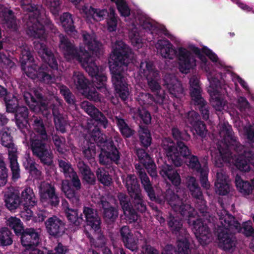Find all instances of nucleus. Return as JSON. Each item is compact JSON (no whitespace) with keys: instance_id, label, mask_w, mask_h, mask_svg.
I'll return each instance as SVG.
<instances>
[{"instance_id":"obj_56","label":"nucleus","mask_w":254,"mask_h":254,"mask_svg":"<svg viewBox=\"0 0 254 254\" xmlns=\"http://www.w3.org/2000/svg\"><path fill=\"white\" fill-rule=\"evenodd\" d=\"M89 13L92 15L94 20L96 21H100L103 20L108 14V11L106 9H97L90 7L89 9Z\"/></svg>"},{"instance_id":"obj_46","label":"nucleus","mask_w":254,"mask_h":254,"mask_svg":"<svg viewBox=\"0 0 254 254\" xmlns=\"http://www.w3.org/2000/svg\"><path fill=\"white\" fill-rule=\"evenodd\" d=\"M235 184L239 191L244 195H249L253 191V185L248 181H243L240 176L237 175Z\"/></svg>"},{"instance_id":"obj_32","label":"nucleus","mask_w":254,"mask_h":254,"mask_svg":"<svg viewBox=\"0 0 254 254\" xmlns=\"http://www.w3.org/2000/svg\"><path fill=\"white\" fill-rule=\"evenodd\" d=\"M15 112L16 124L23 133H26L25 127L27 125L28 123V109L24 106L18 107Z\"/></svg>"},{"instance_id":"obj_21","label":"nucleus","mask_w":254,"mask_h":254,"mask_svg":"<svg viewBox=\"0 0 254 254\" xmlns=\"http://www.w3.org/2000/svg\"><path fill=\"white\" fill-rule=\"evenodd\" d=\"M80 108L96 121L98 125L104 128L107 127L108 121L107 118L94 105L88 101H83L80 103Z\"/></svg>"},{"instance_id":"obj_11","label":"nucleus","mask_w":254,"mask_h":254,"mask_svg":"<svg viewBox=\"0 0 254 254\" xmlns=\"http://www.w3.org/2000/svg\"><path fill=\"white\" fill-rule=\"evenodd\" d=\"M21 49L20 62L22 69L27 76L34 79L37 78L47 83L53 82L55 76L50 74L47 67H38L35 63L33 56L31 55L29 47L23 46Z\"/></svg>"},{"instance_id":"obj_16","label":"nucleus","mask_w":254,"mask_h":254,"mask_svg":"<svg viewBox=\"0 0 254 254\" xmlns=\"http://www.w3.org/2000/svg\"><path fill=\"white\" fill-rule=\"evenodd\" d=\"M187 186L192 196L199 200L201 203L199 205L197 202L195 204L196 208L203 216H205L207 212V208L205 204V200L202 199V192L196 179L193 176L189 177L187 179Z\"/></svg>"},{"instance_id":"obj_2","label":"nucleus","mask_w":254,"mask_h":254,"mask_svg":"<svg viewBox=\"0 0 254 254\" xmlns=\"http://www.w3.org/2000/svg\"><path fill=\"white\" fill-rule=\"evenodd\" d=\"M224 147L218 145V152L214 157L216 167L222 169L224 163L229 162L232 157L231 150L238 154L235 166L241 171L248 172L251 170L250 165L254 166V149L242 145L235 135L230 126L224 125L219 132Z\"/></svg>"},{"instance_id":"obj_4","label":"nucleus","mask_w":254,"mask_h":254,"mask_svg":"<svg viewBox=\"0 0 254 254\" xmlns=\"http://www.w3.org/2000/svg\"><path fill=\"white\" fill-rule=\"evenodd\" d=\"M31 129L27 125L25 127L26 133L25 141L29 139L33 154L38 157L45 164L51 165L53 162V155L50 149L46 148L44 142L48 138L46 128L43 120L38 117L33 116L30 120L29 124Z\"/></svg>"},{"instance_id":"obj_39","label":"nucleus","mask_w":254,"mask_h":254,"mask_svg":"<svg viewBox=\"0 0 254 254\" xmlns=\"http://www.w3.org/2000/svg\"><path fill=\"white\" fill-rule=\"evenodd\" d=\"M114 121L124 138H129L134 134L135 130L128 126L124 119L118 116H115Z\"/></svg>"},{"instance_id":"obj_3","label":"nucleus","mask_w":254,"mask_h":254,"mask_svg":"<svg viewBox=\"0 0 254 254\" xmlns=\"http://www.w3.org/2000/svg\"><path fill=\"white\" fill-rule=\"evenodd\" d=\"M83 42L89 52L83 53L80 46V65L85 70L92 78L93 84L98 89L106 88L107 77L101 71V68L98 65L95 57L101 55L102 44L96 40L93 36L83 32L82 34Z\"/></svg>"},{"instance_id":"obj_28","label":"nucleus","mask_w":254,"mask_h":254,"mask_svg":"<svg viewBox=\"0 0 254 254\" xmlns=\"http://www.w3.org/2000/svg\"><path fill=\"white\" fill-rule=\"evenodd\" d=\"M21 244L25 247L26 250L36 246L39 243V235L33 229H26L22 234L21 239Z\"/></svg>"},{"instance_id":"obj_55","label":"nucleus","mask_w":254,"mask_h":254,"mask_svg":"<svg viewBox=\"0 0 254 254\" xmlns=\"http://www.w3.org/2000/svg\"><path fill=\"white\" fill-rule=\"evenodd\" d=\"M53 114L54 117L55 127L57 130L62 132H64L65 130V123L62 116L55 108L53 109Z\"/></svg>"},{"instance_id":"obj_34","label":"nucleus","mask_w":254,"mask_h":254,"mask_svg":"<svg viewBox=\"0 0 254 254\" xmlns=\"http://www.w3.org/2000/svg\"><path fill=\"white\" fill-rule=\"evenodd\" d=\"M135 168L136 170V173L141 181V184L143 187L144 190L146 193H151V190L152 191V185L150 181L149 178L145 172L146 170L142 165L136 164L135 165Z\"/></svg>"},{"instance_id":"obj_1","label":"nucleus","mask_w":254,"mask_h":254,"mask_svg":"<svg viewBox=\"0 0 254 254\" xmlns=\"http://www.w3.org/2000/svg\"><path fill=\"white\" fill-rule=\"evenodd\" d=\"M151 193H147L149 199L155 202L163 204L165 202L179 212L184 218H188V223L192 226V230L201 245H206L210 242L211 234L207 225L201 218H195L196 212L190 204L185 203L182 199L172 190L168 189L161 195H156L153 187Z\"/></svg>"},{"instance_id":"obj_53","label":"nucleus","mask_w":254,"mask_h":254,"mask_svg":"<svg viewBox=\"0 0 254 254\" xmlns=\"http://www.w3.org/2000/svg\"><path fill=\"white\" fill-rule=\"evenodd\" d=\"M12 233L6 228L0 229V246H6L12 244Z\"/></svg>"},{"instance_id":"obj_22","label":"nucleus","mask_w":254,"mask_h":254,"mask_svg":"<svg viewBox=\"0 0 254 254\" xmlns=\"http://www.w3.org/2000/svg\"><path fill=\"white\" fill-rule=\"evenodd\" d=\"M80 93L87 99L97 102L100 101V94L89 80L80 72Z\"/></svg>"},{"instance_id":"obj_17","label":"nucleus","mask_w":254,"mask_h":254,"mask_svg":"<svg viewBox=\"0 0 254 254\" xmlns=\"http://www.w3.org/2000/svg\"><path fill=\"white\" fill-rule=\"evenodd\" d=\"M40 199L42 202L56 206L59 199L55 193V189L50 183L43 181L38 186Z\"/></svg>"},{"instance_id":"obj_63","label":"nucleus","mask_w":254,"mask_h":254,"mask_svg":"<svg viewBox=\"0 0 254 254\" xmlns=\"http://www.w3.org/2000/svg\"><path fill=\"white\" fill-rule=\"evenodd\" d=\"M243 230V233L246 237H253L254 238V229L253 227L252 222L250 221H246L243 224L241 229L236 230L238 232H240Z\"/></svg>"},{"instance_id":"obj_18","label":"nucleus","mask_w":254,"mask_h":254,"mask_svg":"<svg viewBox=\"0 0 254 254\" xmlns=\"http://www.w3.org/2000/svg\"><path fill=\"white\" fill-rule=\"evenodd\" d=\"M140 100L144 105L153 106L154 110H158L157 105L166 104L168 100V96L164 90H161L159 94L153 93V95L148 93H142L139 96Z\"/></svg>"},{"instance_id":"obj_42","label":"nucleus","mask_w":254,"mask_h":254,"mask_svg":"<svg viewBox=\"0 0 254 254\" xmlns=\"http://www.w3.org/2000/svg\"><path fill=\"white\" fill-rule=\"evenodd\" d=\"M62 189L68 198L72 200L73 201L74 200H78V197L76 196V191H78L79 189V184L78 187H75L72 182L71 185H70L68 181L64 180L62 182Z\"/></svg>"},{"instance_id":"obj_33","label":"nucleus","mask_w":254,"mask_h":254,"mask_svg":"<svg viewBox=\"0 0 254 254\" xmlns=\"http://www.w3.org/2000/svg\"><path fill=\"white\" fill-rule=\"evenodd\" d=\"M59 165L65 177L70 179L74 186L78 187L79 185L78 177L71 165L68 162L62 160H59Z\"/></svg>"},{"instance_id":"obj_54","label":"nucleus","mask_w":254,"mask_h":254,"mask_svg":"<svg viewBox=\"0 0 254 254\" xmlns=\"http://www.w3.org/2000/svg\"><path fill=\"white\" fill-rule=\"evenodd\" d=\"M97 179L99 182L105 186H110L112 183V177L108 172L104 169H98L96 172Z\"/></svg>"},{"instance_id":"obj_9","label":"nucleus","mask_w":254,"mask_h":254,"mask_svg":"<svg viewBox=\"0 0 254 254\" xmlns=\"http://www.w3.org/2000/svg\"><path fill=\"white\" fill-rule=\"evenodd\" d=\"M91 137L100 149L98 155L100 165L111 167L113 163L118 165L121 154L113 140L108 141L106 135L102 133L100 129L94 127L91 130Z\"/></svg>"},{"instance_id":"obj_41","label":"nucleus","mask_w":254,"mask_h":254,"mask_svg":"<svg viewBox=\"0 0 254 254\" xmlns=\"http://www.w3.org/2000/svg\"><path fill=\"white\" fill-rule=\"evenodd\" d=\"M210 95V103L215 110L218 111H221L223 110L227 102L224 100L220 93L217 90H214Z\"/></svg>"},{"instance_id":"obj_51","label":"nucleus","mask_w":254,"mask_h":254,"mask_svg":"<svg viewBox=\"0 0 254 254\" xmlns=\"http://www.w3.org/2000/svg\"><path fill=\"white\" fill-rule=\"evenodd\" d=\"M6 206L12 211L17 208L20 204V200L19 195L14 193L8 194L5 199Z\"/></svg>"},{"instance_id":"obj_5","label":"nucleus","mask_w":254,"mask_h":254,"mask_svg":"<svg viewBox=\"0 0 254 254\" xmlns=\"http://www.w3.org/2000/svg\"><path fill=\"white\" fill-rule=\"evenodd\" d=\"M171 134L175 143L170 137L164 138L162 141V147L169 161L176 167L183 164L182 157H187L191 153L186 142L190 139V135L185 130H180L177 127H173Z\"/></svg>"},{"instance_id":"obj_61","label":"nucleus","mask_w":254,"mask_h":254,"mask_svg":"<svg viewBox=\"0 0 254 254\" xmlns=\"http://www.w3.org/2000/svg\"><path fill=\"white\" fill-rule=\"evenodd\" d=\"M192 127L195 130L197 135L202 138L206 136L207 130L205 124L201 119L195 124Z\"/></svg>"},{"instance_id":"obj_6","label":"nucleus","mask_w":254,"mask_h":254,"mask_svg":"<svg viewBox=\"0 0 254 254\" xmlns=\"http://www.w3.org/2000/svg\"><path fill=\"white\" fill-rule=\"evenodd\" d=\"M114 55L116 56L115 62L110 64V69L112 74V81L117 96L122 101L127 99L129 95L128 84L127 83L124 72L130 63L131 56L129 49L123 48L115 50Z\"/></svg>"},{"instance_id":"obj_64","label":"nucleus","mask_w":254,"mask_h":254,"mask_svg":"<svg viewBox=\"0 0 254 254\" xmlns=\"http://www.w3.org/2000/svg\"><path fill=\"white\" fill-rule=\"evenodd\" d=\"M6 97L4 99L7 111L8 112H14L18 108V101L17 98L13 96L11 99Z\"/></svg>"},{"instance_id":"obj_25","label":"nucleus","mask_w":254,"mask_h":254,"mask_svg":"<svg viewBox=\"0 0 254 254\" xmlns=\"http://www.w3.org/2000/svg\"><path fill=\"white\" fill-rule=\"evenodd\" d=\"M227 178L223 169L217 170L214 185L216 192L220 195H225L230 191V185L227 181Z\"/></svg>"},{"instance_id":"obj_29","label":"nucleus","mask_w":254,"mask_h":254,"mask_svg":"<svg viewBox=\"0 0 254 254\" xmlns=\"http://www.w3.org/2000/svg\"><path fill=\"white\" fill-rule=\"evenodd\" d=\"M118 197L126 217L128 218L130 222H135L136 215L133 210L129 207L131 202L128 197L123 193H120Z\"/></svg>"},{"instance_id":"obj_13","label":"nucleus","mask_w":254,"mask_h":254,"mask_svg":"<svg viewBox=\"0 0 254 254\" xmlns=\"http://www.w3.org/2000/svg\"><path fill=\"white\" fill-rule=\"evenodd\" d=\"M0 141L3 146L7 148L10 167L12 174V178L16 180L20 178V169L17 162V148L12 142L9 128L3 127L0 131Z\"/></svg>"},{"instance_id":"obj_52","label":"nucleus","mask_w":254,"mask_h":254,"mask_svg":"<svg viewBox=\"0 0 254 254\" xmlns=\"http://www.w3.org/2000/svg\"><path fill=\"white\" fill-rule=\"evenodd\" d=\"M6 225L13 229L15 234H20L23 230L21 220L15 217H10L6 221Z\"/></svg>"},{"instance_id":"obj_35","label":"nucleus","mask_w":254,"mask_h":254,"mask_svg":"<svg viewBox=\"0 0 254 254\" xmlns=\"http://www.w3.org/2000/svg\"><path fill=\"white\" fill-rule=\"evenodd\" d=\"M146 79L148 88L152 93L158 95L161 90H164L161 88L159 83L160 79L159 72H151L146 76Z\"/></svg>"},{"instance_id":"obj_47","label":"nucleus","mask_w":254,"mask_h":254,"mask_svg":"<svg viewBox=\"0 0 254 254\" xmlns=\"http://www.w3.org/2000/svg\"><path fill=\"white\" fill-rule=\"evenodd\" d=\"M61 23L67 33H72L74 31L73 20L72 15L68 13H64L60 17Z\"/></svg>"},{"instance_id":"obj_7","label":"nucleus","mask_w":254,"mask_h":254,"mask_svg":"<svg viewBox=\"0 0 254 254\" xmlns=\"http://www.w3.org/2000/svg\"><path fill=\"white\" fill-rule=\"evenodd\" d=\"M155 46L161 56L165 59L173 60L177 57L179 69L182 73H188L196 66L195 57L184 47H179L177 51L167 39L158 40Z\"/></svg>"},{"instance_id":"obj_59","label":"nucleus","mask_w":254,"mask_h":254,"mask_svg":"<svg viewBox=\"0 0 254 254\" xmlns=\"http://www.w3.org/2000/svg\"><path fill=\"white\" fill-rule=\"evenodd\" d=\"M137 113L141 123L145 125H149L151 124L152 118L148 110L144 108L138 109Z\"/></svg>"},{"instance_id":"obj_27","label":"nucleus","mask_w":254,"mask_h":254,"mask_svg":"<svg viewBox=\"0 0 254 254\" xmlns=\"http://www.w3.org/2000/svg\"><path fill=\"white\" fill-rule=\"evenodd\" d=\"M60 43L59 48L64 55V57L67 61L73 60L76 53V50L74 45L68 39L61 34L59 36Z\"/></svg>"},{"instance_id":"obj_31","label":"nucleus","mask_w":254,"mask_h":254,"mask_svg":"<svg viewBox=\"0 0 254 254\" xmlns=\"http://www.w3.org/2000/svg\"><path fill=\"white\" fill-rule=\"evenodd\" d=\"M120 233L126 248L132 251L137 249V243L128 226L122 227L120 230Z\"/></svg>"},{"instance_id":"obj_20","label":"nucleus","mask_w":254,"mask_h":254,"mask_svg":"<svg viewBox=\"0 0 254 254\" xmlns=\"http://www.w3.org/2000/svg\"><path fill=\"white\" fill-rule=\"evenodd\" d=\"M135 153L139 162L143 165L149 175L152 178L156 177V166L148 153L144 149L135 147Z\"/></svg>"},{"instance_id":"obj_62","label":"nucleus","mask_w":254,"mask_h":254,"mask_svg":"<svg viewBox=\"0 0 254 254\" xmlns=\"http://www.w3.org/2000/svg\"><path fill=\"white\" fill-rule=\"evenodd\" d=\"M117 8L121 15L124 17L128 16L130 13V10L129 8L126 0H122L117 4Z\"/></svg>"},{"instance_id":"obj_24","label":"nucleus","mask_w":254,"mask_h":254,"mask_svg":"<svg viewBox=\"0 0 254 254\" xmlns=\"http://www.w3.org/2000/svg\"><path fill=\"white\" fill-rule=\"evenodd\" d=\"M35 49L42 60L53 69H58V63L53 54L43 43L38 42L35 45Z\"/></svg>"},{"instance_id":"obj_48","label":"nucleus","mask_w":254,"mask_h":254,"mask_svg":"<svg viewBox=\"0 0 254 254\" xmlns=\"http://www.w3.org/2000/svg\"><path fill=\"white\" fill-rule=\"evenodd\" d=\"M167 87L172 97H174V100L177 103H180L181 99L184 95V90L182 86L179 85L172 84L167 83Z\"/></svg>"},{"instance_id":"obj_37","label":"nucleus","mask_w":254,"mask_h":254,"mask_svg":"<svg viewBox=\"0 0 254 254\" xmlns=\"http://www.w3.org/2000/svg\"><path fill=\"white\" fill-rule=\"evenodd\" d=\"M138 130V135L140 145L145 149L151 145L152 137L150 130L146 126L139 125Z\"/></svg>"},{"instance_id":"obj_38","label":"nucleus","mask_w":254,"mask_h":254,"mask_svg":"<svg viewBox=\"0 0 254 254\" xmlns=\"http://www.w3.org/2000/svg\"><path fill=\"white\" fill-rule=\"evenodd\" d=\"M0 17L3 18L4 20L3 24H5L8 28L14 30L16 29V21L11 10L3 6H0Z\"/></svg>"},{"instance_id":"obj_57","label":"nucleus","mask_w":254,"mask_h":254,"mask_svg":"<svg viewBox=\"0 0 254 254\" xmlns=\"http://www.w3.org/2000/svg\"><path fill=\"white\" fill-rule=\"evenodd\" d=\"M53 140L56 149L59 153L64 154L67 151L65 139L64 137L55 135L53 136Z\"/></svg>"},{"instance_id":"obj_26","label":"nucleus","mask_w":254,"mask_h":254,"mask_svg":"<svg viewBox=\"0 0 254 254\" xmlns=\"http://www.w3.org/2000/svg\"><path fill=\"white\" fill-rule=\"evenodd\" d=\"M159 172L163 177L167 178L174 186L178 187L180 185L181 179L180 175L172 166L164 163L159 167Z\"/></svg>"},{"instance_id":"obj_43","label":"nucleus","mask_w":254,"mask_h":254,"mask_svg":"<svg viewBox=\"0 0 254 254\" xmlns=\"http://www.w3.org/2000/svg\"><path fill=\"white\" fill-rule=\"evenodd\" d=\"M21 196L24 202L25 207L34 206L36 205L37 200L31 188L29 187L26 188L22 191Z\"/></svg>"},{"instance_id":"obj_40","label":"nucleus","mask_w":254,"mask_h":254,"mask_svg":"<svg viewBox=\"0 0 254 254\" xmlns=\"http://www.w3.org/2000/svg\"><path fill=\"white\" fill-rule=\"evenodd\" d=\"M132 199L130 209H132L136 215V220L138 219L137 212L143 213L146 210V205L145 201L143 199L141 193L134 197H130Z\"/></svg>"},{"instance_id":"obj_50","label":"nucleus","mask_w":254,"mask_h":254,"mask_svg":"<svg viewBox=\"0 0 254 254\" xmlns=\"http://www.w3.org/2000/svg\"><path fill=\"white\" fill-rule=\"evenodd\" d=\"M183 120L188 127H192L200 120V117L197 112L192 110L185 113Z\"/></svg>"},{"instance_id":"obj_19","label":"nucleus","mask_w":254,"mask_h":254,"mask_svg":"<svg viewBox=\"0 0 254 254\" xmlns=\"http://www.w3.org/2000/svg\"><path fill=\"white\" fill-rule=\"evenodd\" d=\"M98 204L102 209V216L105 222L108 225L114 223L119 216L118 208L111 204L104 196L101 197Z\"/></svg>"},{"instance_id":"obj_58","label":"nucleus","mask_w":254,"mask_h":254,"mask_svg":"<svg viewBox=\"0 0 254 254\" xmlns=\"http://www.w3.org/2000/svg\"><path fill=\"white\" fill-rule=\"evenodd\" d=\"M80 172L83 176V183L86 182L88 184L92 185L95 181V176L91 170L87 167H80Z\"/></svg>"},{"instance_id":"obj_10","label":"nucleus","mask_w":254,"mask_h":254,"mask_svg":"<svg viewBox=\"0 0 254 254\" xmlns=\"http://www.w3.org/2000/svg\"><path fill=\"white\" fill-rule=\"evenodd\" d=\"M32 0H21L22 8L29 12L28 20L27 22V34L34 38H38L40 42L46 39L43 23H45L44 15L42 11L32 4Z\"/></svg>"},{"instance_id":"obj_14","label":"nucleus","mask_w":254,"mask_h":254,"mask_svg":"<svg viewBox=\"0 0 254 254\" xmlns=\"http://www.w3.org/2000/svg\"><path fill=\"white\" fill-rule=\"evenodd\" d=\"M83 213L85 215L86 225L84 226V232L91 242L93 238L91 233H99L101 231V220L97 211L92 208L84 207Z\"/></svg>"},{"instance_id":"obj_12","label":"nucleus","mask_w":254,"mask_h":254,"mask_svg":"<svg viewBox=\"0 0 254 254\" xmlns=\"http://www.w3.org/2000/svg\"><path fill=\"white\" fill-rule=\"evenodd\" d=\"M167 222L170 231L177 237L178 254H190L189 234L183 228L182 219L170 213L167 218Z\"/></svg>"},{"instance_id":"obj_45","label":"nucleus","mask_w":254,"mask_h":254,"mask_svg":"<svg viewBox=\"0 0 254 254\" xmlns=\"http://www.w3.org/2000/svg\"><path fill=\"white\" fill-rule=\"evenodd\" d=\"M89 140L86 139V144L83 148V154L88 160L93 159L96 154V143L91 137V132L89 133Z\"/></svg>"},{"instance_id":"obj_49","label":"nucleus","mask_w":254,"mask_h":254,"mask_svg":"<svg viewBox=\"0 0 254 254\" xmlns=\"http://www.w3.org/2000/svg\"><path fill=\"white\" fill-rule=\"evenodd\" d=\"M23 165L30 173L37 178H40L41 172L35 167V163L30 157L29 154H26L23 162Z\"/></svg>"},{"instance_id":"obj_36","label":"nucleus","mask_w":254,"mask_h":254,"mask_svg":"<svg viewBox=\"0 0 254 254\" xmlns=\"http://www.w3.org/2000/svg\"><path fill=\"white\" fill-rule=\"evenodd\" d=\"M191 103L196 110L200 112L203 120H207L209 118V106L203 97L191 100Z\"/></svg>"},{"instance_id":"obj_23","label":"nucleus","mask_w":254,"mask_h":254,"mask_svg":"<svg viewBox=\"0 0 254 254\" xmlns=\"http://www.w3.org/2000/svg\"><path fill=\"white\" fill-rule=\"evenodd\" d=\"M45 224L47 231L52 236H61L65 230L64 223L56 216L48 218Z\"/></svg>"},{"instance_id":"obj_44","label":"nucleus","mask_w":254,"mask_h":254,"mask_svg":"<svg viewBox=\"0 0 254 254\" xmlns=\"http://www.w3.org/2000/svg\"><path fill=\"white\" fill-rule=\"evenodd\" d=\"M182 159L183 161L184 159L187 160L186 164L188 167L193 171H195L199 173V172H202V171L204 170L201 166L198 157L191 154V153L188 157H182Z\"/></svg>"},{"instance_id":"obj_60","label":"nucleus","mask_w":254,"mask_h":254,"mask_svg":"<svg viewBox=\"0 0 254 254\" xmlns=\"http://www.w3.org/2000/svg\"><path fill=\"white\" fill-rule=\"evenodd\" d=\"M43 2L48 7L53 14L57 15L60 10V0H43Z\"/></svg>"},{"instance_id":"obj_15","label":"nucleus","mask_w":254,"mask_h":254,"mask_svg":"<svg viewBox=\"0 0 254 254\" xmlns=\"http://www.w3.org/2000/svg\"><path fill=\"white\" fill-rule=\"evenodd\" d=\"M34 94L36 98L28 92L24 93L26 103L34 111H37V109H39L44 116L47 117L50 114V109L47 101L43 99L41 95L37 92H35Z\"/></svg>"},{"instance_id":"obj_30","label":"nucleus","mask_w":254,"mask_h":254,"mask_svg":"<svg viewBox=\"0 0 254 254\" xmlns=\"http://www.w3.org/2000/svg\"><path fill=\"white\" fill-rule=\"evenodd\" d=\"M124 181L130 197H134L141 193L140 185L135 175L128 174Z\"/></svg>"},{"instance_id":"obj_8","label":"nucleus","mask_w":254,"mask_h":254,"mask_svg":"<svg viewBox=\"0 0 254 254\" xmlns=\"http://www.w3.org/2000/svg\"><path fill=\"white\" fill-rule=\"evenodd\" d=\"M219 220L221 224L217 230L219 246L224 251H228L236 247L237 240L235 231L241 229V224L226 210L221 212Z\"/></svg>"}]
</instances>
